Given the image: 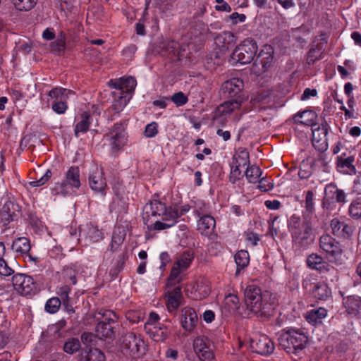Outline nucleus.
<instances>
[{
	"label": "nucleus",
	"mask_w": 361,
	"mask_h": 361,
	"mask_svg": "<svg viewBox=\"0 0 361 361\" xmlns=\"http://www.w3.org/2000/svg\"><path fill=\"white\" fill-rule=\"evenodd\" d=\"M190 206L169 207L159 200H154L143 207L142 219L149 230L161 231L175 226L178 219L190 210Z\"/></svg>",
	"instance_id": "f257e3e1"
},
{
	"label": "nucleus",
	"mask_w": 361,
	"mask_h": 361,
	"mask_svg": "<svg viewBox=\"0 0 361 361\" xmlns=\"http://www.w3.org/2000/svg\"><path fill=\"white\" fill-rule=\"evenodd\" d=\"M244 295L247 310L256 317L268 318L274 313L275 305L271 295L269 293H262L258 286L249 285L246 287Z\"/></svg>",
	"instance_id": "f03ea898"
},
{
	"label": "nucleus",
	"mask_w": 361,
	"mask_h": 361,
	"mask_svg": "<svg viewBox=\"0 0 361 361\" xmlns=\"http://www.w3.org/2000/svg\"><path fill=\"white\" fill-rule=\"evenodd\" d=\"M288 229L295 247H307L310 244L312 226L309 221L293 215L288 221Z\"/></svg>",
	"instance_id": "7ed1b4c3"
},
{
	"label": "nucleus",
	"mask_w": 361,
	"mask_h": 361,
	"mask_svg": "<svg viewBox=\"0 0 361 361\" xmlns=\"http://www.w3.org/2000/svg\"><path fill=\"white\" fill-rule=\"evenodd\" d=\"M121 348L123 354L133 358L142 357L147 350L142 336L134 332H127L122 336Z\"/></svg>",
	"instance_id": "20e7f679"
},
{
	"label": "nucleus",
	"mask_w": 361,
	"mask_h": 361,
	"mask_svg": "<svg viewBox=\"0 0 361 361\" xmlns=\"http://www.w3.org/2000/svg\"><path fill=\"white\" fill-rule=\"evenodd\" d=\"M75 93L69 89L56 87L49 91L47 103L50 104L54 113L64 114L68 108V100Z\"/></svg>",
	"instance_id": "39448f33"
},
{
	"label": "nucleus",
	"mask_w": 361,
	"mask_h": 361,
	"mask_svg": "<svg viewBox=\"0 0 361 361\" xmlns=\"http://www.w3.org/2000/svg\"><path fill=\"white\" fill-rule=\"evenodd\" d=\"M81 185L80 169L78 166H71L65 173L64 179L55 186V190L63 196L71 195Z\"/></svg>",
	"instance_id": "423d86ee"
},
{
	"label": "nucleus",
	"mask_w": 361,
	"mask_h": 361,
	"mask_svg": "<svg viewBox=\"0 0 361 361\" xmlns=\"http://www.w3.org/2000/svg\"><path fill=\"white\" fill-rule=\"evenodd\" d=\"M257 42L252 39H246L233 50L231 60L240 64L250 63L257 52Z\"/></svg>",
	"instance_id": "0eeeda50"
},
{
	"label": "nucleus",
	"mask_w": 361,
	"mask_h": 361,
	"mask_svg": "<svg viewBox=\"0 0 361 361\" xmlns=\"http://www.w3.org/2000/svg\"><path fill=\"white\" fill-rule=\"evenodd\" d=\"M159 316L157 313L152 312L145 324L146 333L156 342L165 341L169 334L168 327L159 323Z\"/></svg>",
	"instance_id": "6e6552de"
},
{
	"label": "nucleus",
	"mask_w": 361,
	"mask_h": 361,
	"mask_svg": "<svg viewBox=\"0 0 361 361\" xmlns=\"http://www.w3.org/2000/svg\"><path fill=\"white\" fill-rule=\"evenodd\" d=\"M319 247L331 262L339 263L343 250L339 242L329 234L322 235L319 240Z\"/></svg>",
	"instance_id": "1a4fd4ad"
},
{
	"label": "nucleus",
	"mask_w": 361,
	"mask_h": 361,
	"mask_svg": "<svg viewBox=\"0 0 361 361\" xmlns=\"http://www.w3.org/2000/svg\"><path fill=\"white\" fill-rule=\"evenodd\" d=\"M347 202L345 192L339 189L334 183L328 184L324 188V196L322 201V207L328 211L334 209L336 203L341 204Z\"/></svg>",
	"instance_id": "9d476101"
},
{
	"label": "nucleus",
	"mask_w": 361,
	"mask_h": 361,
	"mask_svg": "<svg viewBox=\"0 0 361 361\" xmlns=\"http://www.w3.org/2000/svg\"><path fill=\"white\" fill-rule=\"evenodd\" d=\"M307 341V336L295 329L288 331L279 338L280 345L288 352H290L292 350L296 351L303 349Z\"/></svg>",
	"instance_id": "9b49d317"
},
{
	"label": "nucleus",
	"mask_w": 361,
	"mask_h": 361,
	"mask_svg": "<svg viewBox=\"0 0 361 361\" xmlns=\"http://www.w3.org/2000/svg\"><path fill=\"white\" fill-rule=\"evenodd\" d=\"M118 320L116 314L111 310H105L102 319L96 326V336L99 339H112L114 337L113 324Z\"/></svg>",
	"instance_id": "f8f14e48"
},
{
	"label": "nucleus",
	"mask_w": 361,
	"mask_h": 361,
	"mask_svg": "<svg viewBox=\"0 0 361 361\" xmlns=\"http://www.w3.org/2000/svg\"><path fill=\"white\" fill-rule=\"evenodd\" d=\"M194 259L193 254L190 252H185L180 255L173 263L170 275L169 283H176L181 281L180 274L187 270Z\"/></svg>",
	"instance_id": "ddd939ff"
},
{
	"label": "nucleus",
	"mask_w": 361,
	"mask_h": 361,
	"mask_svg": "<svg viewBox=\"0 0 361 361\" xmlns=\"http://www.w3.org/2000/svg\"><path fill=\"white\" fill-rule=\"evenodd\" d=\"M22 214L21 206L13 201H6L0 207V221L4 228L2 232H5L7 229V226L11 221L18 219Z\"/></svg>",
	"instance_id": "4468645a"
},
{
	"label": "nucleus",
	"mask_w": 361,
	"mask_h": 361,
	"mask_svg": "<svg viewBox=\"0 0 361 361\" xmlns=\"http://www.w3.org/2000/svg\"><path fill=\"white\" fill-rule=\"evenodd\" d=\"M111 150L115 152L123 147L127 142L125 127L122 123H117L105 135Z\"/></svg>",
	"instance_id": "2eb2a0df"
},
{
	"label": "nucleus",
	"mask_w": 361,
	"mask_h": 361,
	"mask_svg": "<svg viewBox=\"0 0 361 361\" xmlns=\"http://www.w3.org/2000/svg\"><path fill=\"white\" fill-rule=\"evenodd\" d=\"M14 289L20 295L31 296L36 292V284L33 279L23 274H16L12 278Z\"/></svg>",
	"instance_id": "dca6fc26"
},
{
	"label": "nucleus",
	"mask_w": 361,
	"mask_h": 361,
	"mask_svg": "<svg viewBox=\"0 0 361 361\" xmlns=\"http://www.w3.org/2000/svg\"><path fill=\"white\" fill-rule=\"evenodd\" d=\"M193 350L201 361H216L212 343L207 337L195 338Z\"/></svg>",
	"instance_id": "f3484780"
},
{
	"label": "nucleus",
	"mask_w": 361,
	"mask_h": 361,
	"mask_svg": "<svg viewBox=\"0 0 361 361\" xmlns=\"http://www.w3.org/2000/svg\"><path fill=\"white\" fill-rule=\"evenodd\" d=\"M241 101L238 99L229 100L219 105L216 111V118L218 116L226 119L229 116H232L234 121H238L243 112L240 111Z\"/></svg>",
	"instance_id": "a211bd4d"
},
{
	"label": "nucleus",
	"mask_w": 361,
	"mask_h": 361,
	"mask_svg": "<svg viewBox=\"0 0 361 361\" xmlns=\"http://www.w3.org/2000/svg\"><path fill=\"white\" fill-rule=\"evenodd\" d=\"M186 291L190 294V297L195 300H202L207 298L210 292V283L205 279L197 280L195 282L188 285Z\"/></svg>",
	"instance_id": "6ab92c4d"
},
{
	"label": "nucleus",
	"mask_w": 361,
	"mask_h": 361,
	"mask_svg": "<svg viewBox=\"0 0 361 361\" xmlns=\"http://www.w3.org/2000/svg\"><path fill=\"white\" fill-rule=\"evenodd\" d=\"M306 263L307 267L311 269L317 270L322 274L329 273L336 278L337 277V269L330 266L324 260L321 255L317 253L310 255L307 258Z\"/></svg>",
	"instance_id": "aec40b11"
},
{
	"label": "nucleus",
	"mask_w": 361,
	"mask_h": 361,
	"mask_svg": "<svg viewBox=\"0 0 361 361\" xmlns=\"http://www.w3.org/2000/svg\"><path fill=\"white\" fill-rule=\"evenodd\" d=\"M250 347L258 354L267 355L274 352V345L266 335L257 336L250 341Z\"/></svg>",
	"instance_id": "412c9836"
},
{
	"label": "nucleus",
	"mask_w": 361,
	"mask_h": 361,
	"mask_svg": "<svg viewBox=\"0 0 361 361\" xmlns=\"http://www.w3.org/2000/svg\"><path fill=\"white\" fill-rule=\"evenodd\" d=\"M89 184L92 190L96 192H99L102 195L105 194V190L107 184L104 178L103 170L101 168L95 166L89 176Z\"/></svg>",
	"instance_id": "4be33fe9"
},
{
	"label": "nucleus",
	"mask_w": 361,
	"mask_h": 361,
	"mask_svg": "<svg viewBox=\"0 0 361 361\" xmlns=\"http://www.w3.org/2000/svg\"><path fill=\"white\" fill-rule=\"evenodd\" d=\"M273 55L269 51H261L252 65V71L259 75L268 71L273 63Z\"/></svg>",
	"instance_id": "5701e85b"
},
{
	"label": "nucleus",
	"mask_w": 361,
	"mask_h": 361,
	"mask_svg": "<svg viewBox=\"0 0 361 361\" xmlns=\"http://www.w3.org/2000/svg\"><path fill=\"white\" fill-rule=\"evenodd\" d=\"M312 144L315 147H319V150H324L327 148V129L324 126H319L315 123L312 126Z\"/></svg>",
	"instance_id": "b1692460"
},
{
	"label": "nucleus",
	"mask_w": 361,
	"mask_h": 361,
	"mask_svg": "<svg viewBox=\"0 0 361 361\" xmlns=\"http://www.w3.org/2000/svg\"><path fill=\"white\" fill-rule=\"evenodd\" d=\"M198 321L195 310L191 307H184L181 310V326L187 331L191 332L195 329Z\"/></svg>",
	"instance_id": "393cba45"
},
{
	"label": "nucleus",
	"mask_w": 361,
	"mask_h": 361,
	"mask_svg": "<svg viewBox=\"0 0 361 361\" xmlns=\"http://www.w3.org/2000/svg\"><path fill=\"white\" fill-rule=\"evenodd\" d=\"M243 87L244 84L242 80L233 78L222 84L221 92L225 97H233L237 96Z\"/></svg>",
	"instance_id": "a878e982"
},
{
	"label": "nucleus",
	"mask_w": 361,
	"mask_h": 361,
	"mask_svg": "<svg viewBox=\"0 0 361 361\" xmlns=\"http://www.w3.org/2000/svg\"><path fill=\"white\" fill-rule=\"evenodd\" d=\"M355 158L353 156H347L345 153L341 154L336 158V167L338 172L343 174L355 173V167L353 165Z\"/></svg>",
	"instance_id": "bb28decb"
},
{
	"label": "nucleus",
	"mask_w": 361,
	"mask_h": 361,
	"mask_svg": "<svg viewBox=\"0 0 361 361\" xmlns=\"http://www.w3.org/2000/svg\"><path fill=\"white\" fill-rule=\"evenodd\" d=\"M166 299V306L169 312H173L178 309L183 300L181 288L176 286L172 290H168L165 294Z\"/></svg>",
	"instance_id": "cd10ccee"
},
{
	"label": "nucleus",
	"mask_w": 361,
	"mask_h": 361,
	"mask_svg": "<svg viewBox=\"0 0 361 361\" xmlns=\"http://www.w3.org/2000/svg\"><path fill=\"white\" fill-rule=\"evenodd\" d=\"M216 221L211 215H203L197 222V229L203 235L209 236L214 231Z\"/></svg>",
	"instance_id": "c85d7f7f"
},
{
	"label": "nucleus",
	"mask_w": 361,
	"mask_h": 361,
	"mask_svg": "<svg viewBox=\"0 0 361 361\" xmlns=\"http://www.w3.org/2000/svg\"><path fill=\"white\" fill-rule=\"evenodd\" d=\"M344 307L346 312L353 317L361 315V298L357 295H351L344 299Z\"/></svg>",
	"instance_id": "c756f323"
},
{
	"label": "nucleus",
	"mask_w": 361,
	"mask_h": 361,
	"mask_svg": "<svg viewBox=\"0 0 361 361\" xmlns=\"http://www.w3.org/2000/svg\"><path fill=\"white\" fill-rule=\"evenodd\" d=\"M312 294L317 300H327L331 296V290L325 281H317L313 283Z\"/></svg>",
	"instance_id": "7c9ffc66"
},
{
	"label": "nucleus",
	"mask_w": 361,
	"mask_h": 361,
	"mask_svg": "<svg viewBox=\"0 0 361 361\" xmlns=\"http://www.w3.org/2000/svg\"><path fill=\"white\" fill-rule=\"evenodd\" d=\"M317 115L312 110H305L302 112H298L293 117L295 123L311 127L317 123Z\"/></svg>",
	"instance_id": "2f4dec72"
},
{
	"label": "nucleus",
	"mask_w": 361,
	"mask_h": 361,
	"mask_svg": "<svg viewBox=\"0 0 361 361\" xmlns=\"http://www.w3.org/2000/svg\"><path fill=\"white\" fill-rule=\"evenodd\" d=\"M90 113L85 111L79 117V121L75 125L74 134L75 137H79L80 134L87 133L90 128L91 121Z\"/></svg>",
	"instance_id": "473e14b6"
},
{
	"label": "nucleus",
	"mask_w": 361,
	"mask_h": 361,
	"mask_svg": "<svg viewBox=\"0 0 361 361\" xmlns=\"http://www.w3.org/2000/svg\"><path fill=\"white\" fill-rule=\"evenodd\" d=\"M137 82L136 80L133 77L127 78H121L118 81L113 84V87L118 89L120 92L124 91L128 96L135 90Z\"/></svg>",
	"instance_id": "72a5a7b5"
},
{
	"label": "nucleus",
	"mask_w": 361,
	"mask_h": 361,
	"mask_svg": "<svg viewBox=\"0 0 361 361\" xmlns=\"http://www.w3.org/2000/svg\"><path fill=\"white\" fill-rule=\"evenodd\" d=\"M326 315V310L323 307H319L317 309H312L307 312L305 318L309 323L315 325L321 323L322 320L325 318Z\"/></svg>",
	"instance_id": "f704fd0d"
},
{
	"label": "nucleus",
	"mask_w": 361,
	"mask_h": 361,
	"mask_svg": "<svg viewBox=\"0 0 361 361\" xmlns=\"http://www.w3.org/2000/svg\"><path fill=\"white\" fill-rule=\"evenodd\" d=\"M80 236L89 238L90 241L97 242L102 238V233L97 226L87 224L86 228L80 229Z\"/></svg>",
	"instance_id": "c9c22d12"
},
{
	"label": "nucleus",
	"mask_w": 361,
	"mask_h": 361,
	"mask_svg": "<svg viewBox=\"0 0 361 361\" xmlns=\"http://www.w3.org/2000/svg\"><path fill=\"white\" fill-rule=\"evenodd\" d=\"M130 96H128L126 92L124 91H121L119 92V95L118 98H115L113 104L111 105V108L114 110L115 114H118L125 108V106L128 103L130 99Z\"/></svg>",
	"instance_id": "e433bc0d"
},
{
	"label": "nucleus",
	"mask_w": 361,
	"mask_h": 361,
	"mask_svg": "<svg viewBox=\"0 0 361 361\" xmlns=\"http://www.w3.org/2000/svg\"><path fill=\"white\" fill-rule=\"evenodd\" d=\"M250 163V156L248 152L245 149L238 151L233 157L231 164L244 168Z\"/></svg>",
	"instance_id": "4c0bfd02"
},
{
	"label": "nucleus",
	"mask_w": 361,
	"mask_h": 361,
	"mask_svg": "<svg viewBox=\"0 0 361 361\" xmlns=\"http://www.w3.org/2000/svg\"><path fill=\"white\" fill-rule=\"evenodd\" d=\"M262 171L257 165L248 166L245 171V176L250 183H257L259 180Z\"/></svg>",
	"instance_id": "58836bf2"
},
{
	"label": "nucleus",
	"mask_w": 361,
	"mask_h": 361,
	"mask_svg": "<svg viewBox=\"0 0 361 361\" xmlns=\"http://www.w3.org/2000/svg\"><path fill=\"white\" fill-rule=\"evenodd\" d=\"M235 262L237 266L236 274L249 264L250 255L247 251L241 250L234 256Z\"/></svg>",
	"instance_id": "ea45409f"
},
{
	"label": "nucleus",
	"mask_w": 361,
	"mask_h": 361,
	"mask_svg": "<svg viewBox=\"0 0 361 361\" xmlns=\"http://www.w3.org/2000/svg\"><path fill=\"white\" fill-rule=\"evenodd\" d=\"M30 248V240L25 237L18 238L12 244V249L19 253H27Z\"/></svg>",
	"instance_id": "a19ab883"
},
{
	"label": "nucleus",
	"mask_w": 361,
	"mask_h": 361,
	"mask_svg": "<svg viewBox=\"0 0 361 361\" xmlns=\"http://www.w3.org/2000/svg\"><path fill=\"white\" fill-rule=\"evenodd\" d=\"M239 307V299L234 294H229L226 296L223 305V308L228 313L235 312Z\"/></svg>",
	"instance_id": "79ce46f5"
},
{
	"label": "nucleus",
	"mask_w": 361,
	"mask_h": 361,
	"mask_svg": "<svg viewBox=\"0 0 361 361\" xmlns=\"http://www.w3.org/2000/svg\"><path fill=\"white\" fill-rule=\"evenodd\" d=\"M81 361H106L104 353L98 348H91L83 356Z\"/></svg>",
	"instance_id": "37998d69"
},
{
	"label": "nucleus",
	"mask_w": 361,
	"mask_h": 361,
	"mask_svg": "<svg viewBox=\"0 0 361 361\" xmlns=\"http://www.w3.org/2000/svg\"><path fill=\"white\" fill-rule=\"evenodd\" d=\"M216 40L218 42L222 43L224 47L228 48L235 43L236 37L231 32H224L216 37Z\"/></svg>",
	"instance_id": "c03bdc74"
},
{
	"label": "nucleus",
	"mask_w": 361,
	"mask_h": 361,
	"mask_svg": "<svg viewBox=\"0 0 361 361\" xmlns=\"http://www.w3.org/2000/svg\"><path fill=\"white\" fill-rule=\"evenodd\" d=\"M80 348V343L78 338L68 339L63 344V350L68 354L72 355L78 352Z\"/></svg>",
	"instance_id": "a18cd8bd"
},
{
	"label": "nucleus",
	"mask_w": 361,
	"mask_h": 361,
	"mask_svg": "<svg viewBox=\"0 0 361 361\" xmlns=\"http://www.w3.org/2000/svg\"><path fill=\"white\" fill-rule=\"evenodd\" d=\"M349 215L355 219H358L361 218V199L357 198L351 202L349 209Z\"/></svg>",
	"instance_id": "49530a36"
},
{
	"label": "nucleus",
	"mask_w": 361,
	"mask_h": 361,
	"mask_svg": "<svg viewBox=\"0 0 361 361\" xmlns=\"http://www.w3.org/2000/svg\"><path fill=\"white\" fill-rule=\"evenodd\" d=\"M125 233H122L119 229L115 230L112 235L111 250L116 251L119 246L123 243L125 238Z\"/></svg>",
	"instance_id": "de8ad7c7"
},
{
	"label": "nucleus",
	"mask_w": 361,
	"mask_h": 361,
	"mask_svg": "<svg viewBox=\"0 0 361 361\" xmlns=\"http://www.w3.org/2000/svg\"><path fill=\"white\" fill-rule=\"evenodd\" d=\"M15 7L19 11H30L37 4V0H12Z\"/></svg>",
	"instance_id": "09e8293b"
},
{
	"label": "nucleus",
	"mask_w": 361,
	"mask_h": 361,
	"mask_svg": "<svg viewBox=\"0 0 361 361\" xmlns=\"http://www.w3.org/2000/svg\"><path fill=\"white\" fill-rule=\"evenodd\" d=\"M61 305V300L57 297H53L47 301L44 309L48 313L54 314L58 312Z\"/></svg>",
	"instance_id": "8fccbe9b"
},
{
	"label": "nucleus",
	"mask_w": 361,
	"mask_h": 361,
	"mask_svg": "<svg viewBox=\"0 0 361 361\" xmlns=\"http://www.w3.org/2000/svg\"><path fill=\"white\" fill-rule=\"evenodd\" d=\"M71 292V288L68 286H63L58 288L57 294L60 296L59 298L61 301V303L63 305H68L69 302V293Z\"/></svg>",
	"instance_id": "3c124183"
},
{
	"label": "nucleus",
	"mask_w": 361,
	"mask_h": 361,
	"mask_svg": "<svg viewBox=\"0 0 361 361\" xmlns=\"http://www.w3.org/2000/svg\"><path fill=\"white\" fill-rule=\"evenodd\" d=\"M312 173V166L308 163L303 161L298 171V176L301 179L308 178Z\"/></svg>",
	"instance_id": "603ef678"
},
{
	"label": "nucleus",
	"mask_w": 361,
	"mask_h": 361,
	"mask_svg": "<svg viewBox=\"0 0 361 361\" xmlns=\"http://www.w3.org/2000/svg\"><path fill=\"white\" fill-rule=\"evenodd\" d=\"M66 45V37L63 32H61L56 40L51 43L52 49L57 51H61L64 49Z\"/></svg>",
	"instance_id": "864d4df0"
},
{
	"label": "nucleus",
	"mask_w": 361,
	"mask_h": 361,
	"mask_svg": "<svg viewBox=\"0 0 361 361\" xmlns=\"http://www.w3.org/2000/svg\"><path fill=\"white\" fill-rule=\"evenodd\" d=\"M171 100L177 106H181L188 102V97L183 92H178L173 94L171 96Z\"/></svg>",
	"instance_id": "5fc2aeb1"
},
{
	"label": "nucleus",
	"mask_w": 361,
	"mask_h": 361,
	"mask_svg": "<svg viewBox=\"0 0 361 361\" xmlns=\"http://www.w3.org/2000/svg\"><path fill=\"white\" fill-rule=\"evenodd\" d=\"M230 166L231 172L229 179L232 183H235L243 177L241 167H238V166L233 165L231 164Z\"/></svg>",
	"instance_id": "6e6d98bb"
},
{
	"label": "nucleus",
	"mask_w": 361,
	"mask_h": 361,
	"mask_svg": "<svg viewBox=\"0 0 361 361\" xmlns=\"http://www.w3.org/2000/svg\"><path fill=\"white\" fill-rule=\"evenodd\" d=\"M179 45L176 41H168L164 43L163 49L168 54H178Z\"/></svg>",
	"instance_id": "4d7b16f0"
},
{
	"label": "nucleus",
	"mask_w": 361,
	"mask_h": 361,
	"mask_svg": "<svg viewBox=\"0 0 361 361\" xmlns=\"http://www.w3.org/2000/svg\"><path fill=\"white\" fill-rule=\"evenodd\" d=\"M51 171L50 170H47L43 176H42L39 179L36 180L31 181L30 183V185L32 187H39L45 184L51 177Z\"/></svg>",
	"instance_id": "13d9d810"
},
{
	"label": "nucleus",
	"mask_w": 361,
	"mask_h": 361,
	"mask_svg": "<svg viewBox=\"0 0 361 361\" xmlns=\"http://www.w3.org/2000/svg\"><path fill=\"white\" fill-rule=\"evenodd\" d=\"M314 192L312 190L307 191L305 195V208L309 212H312L314 209Z\"/></svg>",
	"instance_id": "bf43d9fd"
},
{
	"label": "nucleus",
	"mask_w": 361,
	"mask_h": 361,
	"mask_svg": "<svg viewBox=\"0 0 361 361\" xmlns=\"http://www.w3.org/2000/svg\"><path fill=\"white\" fill-rule=\"evenodd\" d=\"M126 317L132 323H137L143 319L144 314L141 311H129Z\"/></svg>",
	"instance_id": "052dcab7"
},
{
	"label": "nucleus",
	"mask_w": 361,
	"mask_h": 361,
	"mask_svg": "<svg viewBox=\"0 0 361 361\" xmlns=\"http://www.w3.org/2000/svg\"><path fill=\"white\" fill-rule=\"evenodd\" d=\"M158 133L157 123L152 122L147 124L145 130V135L147 137H154Z\"/></svg>",
	"instance_id": "680f3d73"
},
{
	"label": "nucleus",
	"mask_w": 361,
	"mask_h": 361,
	"mask_svg": "<svg viewBox=\"0 0 361 361\" xmlns=\"http://www.w3.org/2000/svg\"><path fill=\"white\" fill-rule=\"evenodd\" d=\"M344 222L340 221L338 219H334L331 221V228L333 234L339 236Z\"/></svg>",
	"instance_id": "e2e57ef3"
},
{
	"label": "nucleus",
	"mask_w": 361,
	"mask_h": 361,
	"mask_svg": "<svg viewBox=\"0 0 361 361\" xmlns=\"http://www.w3.org/2000/svg\"><path fill=\"white\" fill-rule=\"evenodd\" d=\"M14 271L8 265L4 259L0 260V274L4 276H8L13 274Z\"/></svg>",
	"instance_id": "0e129e2a"
},
{
	"label": "nucleus",
	"mask_w": 361,
	"mask_h": 361,
	"mask_svg": "<svg viewBox=\"0 0 361 361\" xmlns=\"http://www.w3.org/2000/svg\"><path fill=\"white\" fill-rule=\"evenodd\" d=\"M320 52L319 50H317L316 49H311L307 56V62L308 64H312L315 62V61L320 59Z\"/></svg>",
	"instance_id": "69168bd1"
},
{
	"label": "nucleus",
	"mask_w": 361,
	"mask_h": 361,
	"mask_svg": "<svg viewBox=\"0 0 361 361\" xmlns=\"http://www.w3.org/2000/svg\"><path fill=\"white\" fill-rule=\"evenodd\" d=\"M228 18L231 21L232 24L235 25L238 23L245 22L246 16L245 14L234 12L228 16Z\"/></svg>",
	"instance_id": "338daca9"
},
{
	"label": "nucleus",
	"mask_w": 361,
	"mask_h": 361,
	"mask_svg": "<svg viewBox=\"0 0 361 361\" xmlns=\"http://www.w3.org/2000/svg\"><path fill=\"white\" fill-rule=\"evenodd\" d=\"M258 183V188L262 191H269L272 190V188H274L273 184L264 178H259Z\"/></svg>",
	"instance_id": "774afa93"
}]
</instances>
